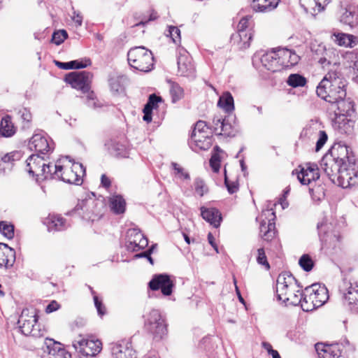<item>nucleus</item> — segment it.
Returning a JSON list of instances; mask_svg holds the SVG:
<instances>
[{
    "label": "nucleus",
    "instance_id": "nucleus-1",
    "mask_svg": "<svg viewBox=\"0 0 358 358\" xmlns=\"http://www.w3.org/2000/svg\"><path fill=\"white\" fill-rule=\"evenodd\" d=\"M338 69V65L335 62L316 89L317 96L331 103L346 96V80Z\"/></svg>",
    "mask_w": 358,
    "mask_h": 358
},
{
    "label": "nucleus",
    "instance_id": "nucleus-2",
    "mask_svg": "<svg viewBox=\"0 0 358 358\" xmlns=\"http://www.w3.org/2000/svg\"><path fill=\"white\" fill-rule=\"evenodd\" d=\"M301 287L296 278L289 273H280L276 281L275 292L277 300L286 305L298 306Z\"/></svg>",
    "mask_w": 358,
    "mask_h": 358
},
{
    "label": "nucleus",
    "instance_id": "nucleus-3",
    "mask_svg": "<svg viewBox=\"0 0 358 358\" xmlns=\"http://www.w3.org/2000/svg\"><path fill=\"white\" fill-rule=\"evenodd\" d=\"M85 174V168L82 164H71V160L66 159L63 165L55 167L53 177L55 180L74 185H81L83 176Z\"/></svg>",
    "mask_w": 358,
    "mask_h": 358
},
{
    "label": "nucleus",
    "instance_id": "nucleus-4",
    "mask_svg": "<svg viewBox=\"0 0 358 358\" xmlns=\"http://www.w3.org/2000/svg\"><path fill=\"white\" fill-rule=\"evenodd\" d=\"M74 210L84 220L93 222L99 220L103 215L106 205L103 199L89 197L79 201Z\"/></svg>",
    "mask_w": 358,
    "mask_h": 358
},
{
    "label": "nucleus",
    "instance_id": "nucleus-5",
    "mask_svg": "<svg viewBox=\"0 0 358 358\" xmlns=\"http://www.w3.org/2000/svg\"><path fill=\"white\" fill-rule=\"evenodd\" d=\"M129 64L143 72L150 71L154 66V57L150 50L143 46L131 48L127 53Z\"/></svg>",
    "mask_w": 358,
    "mask_h": 358
},
{
    "label": "nucleus",
    "instance_id": "nucleus-6",
    "mask_svg": "<svg viewBox=\"0 0 358 358\" xmlns=\"http://www.w3.org/2000/svg\"><path fill=\"white\" fill-rule=\"evenodd\" d=\"M144 325L155 341L164 339L167 335V324L158 310L153 309L145 316Z\"/></svg>",
    "mask_w": 358,
    "mask_h": 358
},
{
    "label": "nucleus",
    "instance_id": "nucleus-7",
    "mask_svg": "<svg viewBox=\"0 0 358 358\" xmlns=\"http://www.w3.org/2000/svg\"><path fill=\"white\" fill-rule=\"evenodd\" d=\"M334 184L343 188L358 185V169L355 164H347L344 160Z\"/></svg>",
    "mask_w": 358,
    "mask_h": 358
},
{
    "label": "nucleus",
    "instance_id": "nucleus-8",
    "mask_svg": "<svg viewBox=\"0 0 358 358\" xmlns=\"http://www.w3.org/2000/svg\"><path fill=\"white\" fill-rule=\"evenodd\" d=\"M37 320L36 310L33 308L23 309L17 322L21 332L25 336H36L37 330L35 329V326Z\"/></svg>",
    "mask_w": 358,
    "mask_h": 358
},
{
    "label": "nucleus",
    "instance_id": "nucleus-9",
    "mask_svg": "<svg viewBox=\"0 0 358 358\" xmlns=\"http://www.w3.org/2000/svg\"><path fill=\"white\" fill-rule=\"evenodd\" d=\"M45 162L44 156L33 154L26 160V171L30 176L36 177L37 180H42L43 174L50 176V169L45 167Z\"/></svg>",
    "mask_w": 358,
    "mask_h": 358
},
{
    "label": "nucleus",
    "instance_id": "nucleus-10",
    "mask_svg": "<svg viewBox=\"0 0 358 358\" xmlns=\"http://www.w3.org/2000/svg\"><path fill=\"white\" fill-rule=\"evenodd\" d=\"M73 345L81 354L87 357H94L102 349V343L99 340L90 339L81 335L73 341Z\"/></svg>",
    "mask_w": 358,
    "mask_h": 358
},
{
    "label": "nucleus",
    "instance_id": "nucleus-11",
    "mask_svg": "<svg viewBox=\"0 0 358 358\" xmlns=\"http://www.w3.org/2000/svg\"><path fill=\"white\" fill-rule=\"evenodd\" d=\"M252 64L258 67L259 64L271 72L280 71V64L276 50L268 52L260 51L256 53L252 58Z\"/></svg>",
    "mask_w": 358,
    "mask_h": 358
},
{
    "label": "nucleus",
    "instance_id": "nucleus-12",
    "mask_svg": "<svg viewBox=\"0 0 358 358\" xmlns=\"http://www.w3.org/2000/svg\"><path fill=\"white\" fill-rule=\"evenodd\" d=\"M92 74L86 71L71 72L65 77V81L73 88L80 90L83 93H87L90 90Z\"/></svg>",
    "mask_w": 358,
    "mask_h": 358
},
{
    "label": "nucleus",
    "instance_id": "nucleus-13",
    "mask_svg": "<svg viewBox=\"0 0 358 358\" xmlns=\"http://www.w3.org/2000/svg\"><path fill=\"white\" fill-rule=\"evenodd\" d=\"M148 287L152 291L160 290L163 296H169L173 293L174 282L166 273L155 274L148 282Z\"/></svg>",
    "mask_w": 358,
    "mask_h": 358
},
{
    "label": "nucleus",
    "instance_id": "nucleus-14",
    "mask_svg": "<svg viewBox=\"0 0 358 358\" xmlns=\"http://www.w3.org/2000/svg\"><path fill=\"white\" fill-rule=\"evenodd\" d=\"M261 217L264 218L260 222V235L264 241H270L275 234V213L273 209H266L262 211Z\"/></svg>",
    "mask_w": 358,
    "mask_h": 358
},
{
    "label": "nucleus",
    "instance_id": "nucleus-15",
    "mask_svg": "<svg viewBox=\"0 0 358 358\" xmlns=\"http://www.w3.org/2000/svg\"><path fill=\"white\" fill-rule=\"evenodd\" d=\"M321 124L316 120H310L301 133V137L312 138L317 134L318 139L316 142L315 150L319 151L326 143L328 136L326 131L321 130Z\"/></svg>",
    "mask_w": 358,
    "mask_h": 358
},
{
    "label": "nucleus",
    "instance_id": "nucleus-16",
    "mask_svg": "<svg viewBox=\"0 0 358 358\" xmlns=\"http://www.w3.org/2000/svg\"><path fill=\"white\" fill-rule=\"evenodd\" d=\"M343 161L344 158L340 157L335 158L332 155H327L324 156L321 160V169L334 184Z\"/></svg>",
    "mask_w": 358,
    "mask_h": 358
},
{
    "label": "nucleus",
    "instance_id": "nucleus-17",
    "mask_svg": "<svg viewBox=\"0 0 358 358\" xmlns=\"http://www.w3.org/2000/svg\"><path fill=\"white\" fill-rule=\"evenodd\" d=\"M292 173L296 174L297 179L302 185H309L320 178L317 166L311 163L299 166L298 169L292 171Z\"/></svg>",
    "mask_w": 358,
    "mask_h": 358
},
{
    "label": "nucleus",
    "instance_id": "nucleus-18",
    "mask_svg": "<svg viewBox=\"0 0 358 358\" xmlns=\"http://www.w3.org/2000/svg\"><path fill=\"white\" fill-rule=\"evenodd\" d=\"M340 22L350 27H354L358 24V6L347 1L341 2L340 5Z\"/></svg>",
    "mask_w": 358,
    "mask_h": 358
},
{
    "label": "nucleus",
    "instance_id": "nucleus-19",
    "mask_svg": "<svg viewBox=\"0 0 358 358\" xmlns=\"http://www.w3.org/2000/svg\"><path fill=\"white\" fill-rule=\"evenodd\" d=\"M53 143L48 141L46 134L43 132L34 134L31 138L29 143L30 150H34L36 154L44 156L49 152L52 151Z\"/></svg>",
    "mask_w": 358,
    "mask_h": 358
},
{
    "label": "nucleus",
    "instance_id": "nucleus-20",
    "mask_svg": "<svg viewBox=\"0 0 358 358\" xmlns=\"http://www.w3.org/2000/svg\"><path fill=\"white\" fill-rule=\"evenodd\" d=\"M128 250L138 251L148 245L147 238L137 229H129L127 232Z\"/></svg>",
    "mask_w": 358,
    "mask_h": 358
},
{
    "label": "nucleus",
    "instance_id": "nucleus-21",
    "mask_svg": "<svg viewBox=\"0 0 358 358\" xmlns=\"http://www.w3.org/2000/svg\"><path fill=\"white\" fill-rule=\"evenodd\" d=\"M178 72L181 76L195 78V68L192 59L186 51L180 52L177 59Z\"/></svg>",
    "mask_w": 358,
    "mask_h": 358
},
{
    "label": "nucleus",
    "instance_id": "nucleus-22",
    "mask_svg": "<svg viewBox=\"0 0 358 358\" xmlns=\"http://www.w3.org/2000/svg\"><path fill=\"white\" fill-rule=\"evenodd\" d=\"M306 292L309 294V300H312L317 308L324 305L329 299L328 289L324 285L313 284L306 287Z\"/></svg>",
    "mask_w": 358,
    "mask_h": 358
},
{
    "label": "nucleus",
    "instance_id": "nucleus-23",
    "mask_svg": "<svg viewBox=\"0 0 358 358\" xmlns=\"http://www.w3.org/2000/svg\"><path fill=\"white\" fill-rule=\"evenodd\" d=\"M110 351L113 358H136V351L128 341L112 343Z\"/></svg>",
    "mask_w": 358,
    "mask_h": 358
},
{
    "label": "nucleus",
    "instance_id": "nucleus-24",
    "mask_svg": "<svg viewBox=\"0 0 358 358\" xmlns=\"http://www.w3.org/2000/svg\"><path fill=\"white\" fill-rule=\"evenodd\" d=\"M348 116L338 115L334 111V118L332 120V127L339 134L349 135L352 133L354 129V121L348 118Z\"/></svg>",
    "mask_w": 358,
    "mask_h": 358
},
{
    "label": "nucleus",
    "instance_id": "nucleus-25",
    "mask_svg": "<svg viewBox=\"0 0 358 358\" xmlns=\"http://www.w3.org/2000/svg\"><path fill=\"white\" fill-rule=\"evenodd\" d=\"M280 71L296 64L299 61V57L294 51L287 48H279L276 50Z\"/></svg>",
    "mask_w": 358,
    "mask_h": 358
},
{
    "label": "nucleus",
    "instance_id": "nucleus-26",
    "mask_svg": "<svg viewBox=\"0 0 358 358\" xmlns=\"http://www.w3.org/2000/svg\"><path fill=\"white\" fill-rule=\"evenodd\" d=\"M329 226L327 222H321L317 224V229L320 240L324 247L336 248L339 243L338 236L336 234L329 231Z\"/></svg>",
    "mask_w": 358,
    "mask_h": 358
},
{
    "label": "nucleus",
    "instance_id": "nucleus-27",
    "mask_svg": "<svg viewBox=\"0 0 358 358\" xmlns=\"http://www.w3.org/2000/svg\"><path fill=\"white\" fill-rule=\"evenodd\" d=\"M343 298L350 310L353 313H358V284L357 282H350L343 293Z\"/></svg>",
    "mask_w": 358,
    "mask_h": 358
},
{
    "label": "nucleus",
    "instance_id": "nucleus-28",
    "mask_svg": "<svg viewBox=\"0 0 358 358\" xmlns=\"http://www.w3.org/2000/svg\"><path fill=\"white\" fill-rule=\"evenodd\" d=\"M21 157V152L19 151H13L0 156V173L3 174L10 173L15 162L20 160Z\"/></svg>",
    "mask_w": 358,
    "mask_h": 358
},
{
    "label": "nucleus",
    "instance_id": "nucleus-29",
    "mask_svg": "<svg viewBox=\"0 0 358 358\" xmlns=\"http://www.w3.org/2000/svg\"><path fill=\"white\" fill-rule=\"evenodd\" d=\"M315 350L320 358H339L341 355V347L338 344L324 345L317 343Z\"/></svg>",
    "mask_w": 358,
    "mask_h": 358
},
{
    "label": "nucleus",
    "instance_id": "nucleus-30",
    "mask_svg": "<svg viewBox=\"0 0 358 358\" xmlns=\"http://www.w3.org/2000/svg\"><path fill=\"white\" fill-rule=\"evenodd\" d=\"M15 261V251L7 244L0 243V267L12 266Z\"/></svg>",
    "mask_w": 358,
    "mask_h": 358
},
{
    "label": "nucleus",
    "instance_id": "nucleus-31",
    "mask_svg": "<svg viewBox=\"0 0 358 358\" xmlns=\"http://www.w3.org/2000/svg\"><path fill=\"white\" fill-rule=\"evenodd\" d=\"M45 224L49 231H59L67 229L69 223L60 215H49Z\"/></svg>",
    "mask_w": 358,
    "mask_h": 358
},
{
    "label": "nucleus",
    "instance_id": "nucleus-32",
    "mask_svg": "<svg viewBox=\"0 0 358 358\" xmlns=\"http://www.w3.org/2000/svg\"><path fill=\"white\" fill-rule=\"evenodd\" d=\"M210 337H205L199 342L196 351L198 358H217Z\"/></svg>",
    "mask_w": 358,
    "mask_h": 358
},
{
    "label": "nucleus",
    "instance_id": "nucleus-33",
    "mask_svg": "<svg viewBox=\"0 0 358 358\" xmlns=\"http://www.w3.org/2000/svg\"><path fill=\"white\" fill-rule=\"evenodd\" d=\"M189 145L191 148L195 152L199 150H207L212 145V138L208 134L206 136H191Z\"/></svg>",
    "mask_w": 358,
    "mask_h": 358
},
{
    "label": "nucleus",
    "instance_id": "nucleus-34",
    "mask_svg": "<svg viewBox=\"0 0 358 358\" xmlns=\"http://www.w3.org/2000/svg\"><path fill=\"white\" fill-rule=\"evenodd\" d=\"M280 0H252L251 8L257 13H269L277 8Z\"/></svg>",
    "mask_w": 358,
    "mask_h": 358
},
{
    "label": "nucleus",
    "instance_id": "nucleus-35",
    "mask_svg": "<svg viewBox=\"0 0 358 358\" xmlns=\"http://www.w3.org/2000/svg\"><path fill=\"white\" fill-rule=\"evenodd\" d=\"M201 214L202 217L214 227L217 228L220 225L222 215L217 208H206L204 207H201Z\"/></svg>",
    "mask_w": 358,
    "mask_h": 358
},
{
    "label": "nucleus",
    "instance_id": "nucleus-36",
    "mask_svg": "<svg viewBox=\"0 0 358 358\" xmlns=\"http://www.w3.org/2000/svg\"><path fill=\"white\" fill-rule=\"evenodd\" d=\"M110 154L114 157H127L129 152L127 146L117 140H110L106 144Z\"/></svg>",
    "mask_w": 358,
    "mask_h": 358
},
{
    "label": "nucleus",
    "instance_id": "nucleus-37",
    "mask_svg": "<svg viewBox=\"0 0 358 358\" xmlns=\"http://www.w3.org/2000/svg\"><path fill=\"white\" fill-rule=\"evenodd\" d=\"M334 103H336L338 115H343L345 116H351L354 113V103L350 99H339V100L335 101Z\"/></svg>",
    "mask_w": 358,
    "mask_h": 358
},
{
    "label": "nucleus",
    "instance_id": "nucleus-38",
    "mask_svg": "<svg viewBox=\"0 0 358 358\" xmlns=\"http://www.w3.org/2000/svg\"><path fill=\"white\" fill-rule=\"evenodd\" d=\"M15 132L16 128L12 122L11 117L9 115L3 117L0 122V138L11 137Z\"/></svg>",
    "mask_w": 358,
    "mask_h": 358
},
{
    "label": "nucleus",
    "instance_id": "nucleus-39",
    "mask_svg": "<svg viewBox=\"0 0 358 358\" xmlns=\"http://www.w3.org/2000/svg\"><path fill=\"white\" fill-rule=\"evenodd\" d=\"M311 51L316 55H322L318 59V62L322 65L323 69L332 66V62L327 58L329 52L327 51L325 46L322 44H312Z\"/></svg>",
    "mask_w": 358,
    "mask_h": 358
},
{
    "label": "nucleus",
    "instance_id": "nucleus-40",
    "mask_svg": "<svg viewBox=\"0 0 358 358\" xmlns=\"http://www.w3.org/2000/svg\"><path fill=\"white\" fill-rule=\"evenodd\" d=\"M55 64L62 69H79L90 66L91 61L90 59H85L84 60H72L68 62L55 61Z\"/></svg>",
    "mask_w": 358,
    "mask_h": 358
},
{
    "label": "nucleus",
    "instance_id": "nucleus-41",
    "mask_svg": "<svg viewBox=\"0 0 358 358\" xmlns=\"http://www.w3.org/2000/svg\"><path fill=\"white\" fill-rule=\"evenodd\" d=\"M217 106L224 112L231 113L234 110V101L229 92H224L219 98Z\"/></svg>",
    "mask_w": 358,
    "mask_h": 358
},
{
    "label": "nucleus",
    "instance_id": "nucleus-42",
    "mask_svg": "<svg viewBox=\"0 0 358 358\" xmlns=\"http://www.w3.org/2000/svg\"><path fill=\"white\" fill-rule=\"evenodd\" d=\"M126 202L120 195H113L110 198V208L115 214H122L125 211Z\"/></svg>",
    "mask_w": 358,
    "mask_h": 358
},
{
    "label": "nucleus",
    "instance_id": "nucleus-43",
    "mask_svg": "<svg viewBox=\"0 0 358 358\" xmlns=\"http://www.w3.org/2000/svg\"><path fill=\"white\" fill-rule=\"evenodd\" d=\"M238 38L239 48L241 49H245L249 48L250 41L252 38V34L251 30L250 31H241L238 32L236 36H234V39L236 40Z\"/></svg>",
    "mask_w": 358,
    "mask_h": 358
},
{
    "label": "nucleus",
    "instance_id": "nucleus-44",
    "mask_svg": "<svg viewBox=\"0 0 358 358\" xmlns=\"http://www.w3.org/2000/svg\"><path fill=\"white\" fill-rule=\"evenodd\" d=\"M209 130L210 127L205 121L199 120L194 125L191 136H206V134H208V136H210L212 132Z\"/></svg>",
    "mask_w": 358,
    "mask_h": 358
},
{
    "label": "nucleus",
    "instance_id": "nucleus-45",
    "mask_svg": "<svg viewBox=\"0 0 358 358\" xmlns=\"http://www.w3.org/2000/svg\"><path fill=\"white\" fill-rule=\"evenodd\" d=\"M306 83V78L299 73L290 74L287 80V85L294 88L303 87Z\"/></svg>",
    "mask_w": 358,
    "mask_h": 358
},
{
    "label": "nucleus",
    "instance_id": "nucleus-46",
    "mask_svg": "<svg viewBox=\"0 0 358 358\" xmlns=\"http://www.w3.org/2000/svg\"><path fill=\"white\" fill-rule=\"evenodd\" d=\"M299 298L301 299L299 305H301L303 311L308 312L317 308L316 306H315L314 302H313L312 300H309V294L306 293V289L304 292L301 291Z\"/></svg>",
    "mask_w": 358,
    "mask_h": 358
},
{
    "label": "nucleus",
    "instance_id": "nucleus-47",
    "mask_svg": "<svg viewBox=\"0 0 358 358\" xmlns=\"http://www.w3.org/2000/svg\"><path fill=\"white\" fill-rule=\"evenodd\" d=\"M170 85V94L171 96L172 101L177 102L181 99L184 96L183 89L176 83L169 81Z\"/></svg>",
    "mask_w": 358,
    "mask_h": 358
},
{
    "label": "nucleus",
    "instance_id": "nucleus-48",
    "mask_svg": "<svg viewBox=\"0 0 358 358\" xmlns=\"http://www.w3.org/2000/svg\"><path fill=\"white\" fill-rule=\"evenodd\" d=\"M171 167L173 170L175 177L182 180H190L189 173L180 164L176 162H172Z\"/></svg>",
    "mask_w": 358,
    "mask_h": 358
},
{
    "label": "nucleus",
    "instance_id": "nucleus-49",
    "mask_svg": "<svg viewBox=\"0 0 358 358\" xmlns=\"http://www.w3.org/2000/svg\"><path fill=\"white\" fill-rule=\"evenodd\" d=\"M66 159H69V157L68 156H66L64 157H62L59 159H58L55 163H51V162H49V163H46L45 162V167H48L50 168V176L47 175L46 174H43V176H42V180H45V179H52V180H55V178L53 177V173L55 172V167L57 166L58 165H63V163L64 162H66Z\"/></svg>",
    "mask_w": 358,
    "mask_h": 358
},
{
    "label": "nucleus",
    "instance_id": "nucleus-50",
    "mask_svg": "<svg viewBox=\"0 0 358 358\" xmlns=\"http://www.w3.org/2000/svg\"><path fill=\"white\" fill-rule=\"evenodd\" d=\"M334 36H335V41L338 45L345 47L352 46L353 36L343 33L334 34Z\"/></svg>",
    "mask_w": 358,
    "mask_h": 358
},
{
    "label": "nucleus",
    "instance_id": "nucleus-51",
    "mask_svg": "<svg viewBox=\"0 0 358 358\" xmlns=\"http://www.w3.org/2000/svg\"><path fill=\"white\" fill-rule=\"evenodd\" d=\"M299 264L300 266L305 271H310L314 266V262L312 259V258L307 254L303 255L299 260Z\"/></svg>",
    "mask_w": 358,
    "mask_h": 358
},
{
    "label": "nucleus",
    "instance_id": "nucleus-52",
    "mask_svg": "<svg viewBox=\"0 0 358 358\" xmlns=\"http://www.w3.org/2000/svg\"><path fill=\"white\" fill-rule=\"evenodd\" d=\"M219 135L224 136L227 137L234 136L235 133L232 125L229 122L228 120L224 119L220 129Z\"/></svg>",
    "mask_w": 358,
    "mask_h": 358
},
{
    "label": "nucleus",
    "instance_id": "nucleus-53",
    "mask_svg": "<svg viewBox=\"0 0 358 358\" xmlns=\"http://www.w3.org/2000/svg\"><path fill=\"white\" fill-rule=\"evenodd\" d=\"M90 289L91 290L92 294L93 295L94 303L98 315L101 317L106 314V307L103 304L102 301L99 299L95 292L92 289V288L90 287Z\"/></svg>",
    "mask_w": 358,
    "mask_h": 358
},
{
    "label": "nucleus",
    "instance_id": "nucleus-54",
    "mask_svg": "<svg viewBox=\"0 0 358 358\" xmlns=\"http://www.w3.org/2000/svg\"><path fill=\"white\" fill-rule=\"evenodd\" d=\"M0 232L7 238L11 239L14 236V227L4 222H0Z\"/></svg>",
    "mask_w": 358,
    "mask_h": 358
},
{
    "label": "nucleus",
    "instance_id": "nucleus-55",
    "mask_svg": "<svg viewBox=\"0 0 358 358\" xmlns=\"http://www.w3.org/2000/svg\"><path fill=\"white\" fill-rule=\"evenodd\" d=\"M68 34L65 30L55 31L52 36V42L57 45L62 44L67 38Z\"/></svg>",
    "mask_w": 358,
    "mask_h": 358
},
{
    "label": "nucleus",
    "instance_id": "nucleus-56",
    "mask_svg": "<svg viewBox=\"0 0 358 358\" xmlns=\"http://www.w3.org/2000/svg\"><path fill=\"white\" fill-rule=\"evenodd\" d=\"M167 31L166 36H170L174 43L180 42V30L177 27L169 26Z\"/></svg>",
    "mask_w": 358,
    "mask_h": 358
},
{
    "label": "nucleus",
    "instance_id": "nucleus-57",
    "mask_svg": "<svg viewBox=\"0 0 358 358\" xmlns=\"http://www.w3.org/2000/svg\"><path fill=\"white\" fill-rule=\"evenodd\" d=\"M195 192L200 196H203L205 193L208 192V188L206 187L204 182L201 178H196L194 182Z\"/></svg>",
    "mask_w": 358,
    "mask_h": 358
},
{
    "label": "nucleus",
    "instance_id": "nucleus-58",
    "mask_svg": "<svg viewBox=\"0 0 358 358\" xmlns=\"http://www.w3.org/2000/svg\"><path fill=\"white\" fill-rule=\"evenodd\" d=\"M162 101V99L157 96L155 94H150L148 98L147 103L145 105V108H150L152 110L154 108L157 107V103Z\"/></svg>",
    "mask_w": 358,
    "mask_h": 358
},
{
    "label": "nucleus",
    "instance_id": "nucleus-59",
    "mask_svg": "<svg viewBox=\"0 0 358 358\" xmlns=\"http://www.w3.org/2000/svg\"><path fill=\"white\" fill-rule=\"evenodd\" d=\"M257 262L259 264L264 266L266 269L270 268L269 264L267 261V258L265 254L264 249L263 248H259L257 250Z\"/></svg>",
    "mask_w": 358,
    "mask_h": 358
},
{
    "label": "nucleus",
    "instance_id": "nucleus-60",
    "mask_svg": "<svg viewBox=\"0 0 358 358\" xmlns=\"http://www.w3.org/2000/svg\"><path fill=\"white\" fill-rule=\"evenodd\" d=\"M309 193L314 201H320L324 197V192L320 187L309 188Z\"/></svg>",
    "mask_w": 358,
    "mask_h": 358
},
{
    "label": "nucleus",
    "instance_id": "nucleus-61",
    "mask_svg": "<svg viewBox=\"0 0 358 358\" xmlns=\"http://www.w3.org/2000/svg\"><path fill=\"white\" fill-rule=\"evenodd\" d=\"M224 184L229 194H234L238 189V184L235 181H229L227 176V171L224 169Z\"/></svg>",
    "mask_w": 358,
    "mask_h": 358
},
{
    "label": "nucleus",
    "instance_id": "nucleus-62",
    "mask_svg": "<svg viewBox=\"0 0 358 358\" xmlns=\"http://www.w3.org/2000/svg\"><path fill=\"white\" fill-rule=\"evenodd\" d=\"M49 358H71V355L64 349L59 348L57 352L50 350L49 352Z\"/></svg>",
    "mask_w": 358,
    "mask_h": 358
},
{
    "label": "nucleus",
    "instance_id": "nucleus-63",
    "mask_svg": "<svg viewBox=\"0 0 358 358\" xmlns=\"http://www.w3.org/2000/svg\"><path fill=\"white\" fill-rule=\"evenodd\" d=\"M223 121L224 119L215 117L213 120V125L210 127V130L219 135Z\"/></svg>",
    "mask_w": 358,
    "mask_h": 358
},
{
    "label": "nucleus",
    "instance_id": "nucleus-64",
    "mask_svg": "<svg viewBox=\"0 0 358 358\" xmlns=\"http://www.w3.org/2000/svg\"><path fill=\"white\" fill-rule=\"evenodd\" d=\"M309 6L312 8H318V10L324 9V6L329 3V0H308Z\"/></svg>",
    "mask_w": 358,
    "mask_h": 358
}]
</instances>
